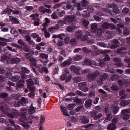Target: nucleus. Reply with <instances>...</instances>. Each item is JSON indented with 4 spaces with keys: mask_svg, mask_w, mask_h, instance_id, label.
<instances>
[{
    "mask_svg": "<svg viewBox=\"0 0 130 130\" xmlns=\"http://www.w3.org/2000/svg\"><path fill=\"white\" fill-rule=\"evenodd\" d=\"M121 112L122 114L124 115L123 117V119L125 120L128 119L130 116V108L123 110Z\"/></svg>",
    "mask_w": 130,
    "mask_h": 130,
    "instance_id": "f257e3e1",
    "label": "nucleus"
},
{
    "mask_svg": "<svg viewBox=\"0 0 130 130\" xmlns=\"http://www.w3.org/2000/svg\"><path fill=\"white\" fill-rule=\"evenodd\" d=\"M91 31L94 32L97 36L100 35L101 34V31L100 30L96 29L97 24L95 23L92 24L91 25Z\"/></svg>",
    "mask_w": 130,
    "mask_h": 130,
    "instance_id": "f03ea898",
    "label": "nucleus"
},
{
    "mask_svg": "<svg viewBox=\"0 0 130 130\" xmlns=\"http://www.w3.org/2000/svg\"><path fill=\"white\" fill-rule=\"evenodd\" d=\"M108 75L107 74H104L102 75L100 78H98L97 80L98 84L99 85H101L103 83V81L105 79L107 78Z\"/></svg>",
    "mask_w": 130,
    "mask_h": 130,
    "instance_id": "7ed1b4c3",
    "label": "nucleus"
},
{
    "mask_svg": "<svg viewBox=\"0 0 130 130\" xmlns=\"http://www.w3.org/2000/svg\"><path fill=\"white\" fill-rule=\"evenodd\" d=\"M75 17V16H68L64 19V23L67 24L71 23L73 22V19Z\"/></svg>",
    "mask_w": 130,
    "mask_h": 130,
    "instance_id": "20e7f679",
    "label": "nucleus"
},
{
    "mask_svg": "<svg viewBox=\"0 0 130 130\" xmlns=\"http://www.w3.org/2000/svg\"><path fill=\"white\" fill-rule=\"evenodd\" d=\"M76 38L77 39L82 40H85L88 38V37L86 36L83 35V33L82 32H77L76 33Z\"/></svg>",
    "mask_w": 130,
    "mask_h": 130,
    "instance_id": "39448f33",
    "label": "nucleus"
},
{
    "mask_svg": "<svg viewBox=\"0 0 130 130\" xmlns=\"http://www.w3.org/2000/svg\"><path fill=\"white\" fill-rule=\"evenodd\" d=\"M107 7L109 8H113V12L116 13H119V11L117 8V6L116 5L113 4H109L107 6Z\"/></svg>",
    "mask_w": 130,
    "mask_h": 130,
    "instance_id": "423d86ee",
    "label": "nucleus"
},
{
    "mask_svg": "<svg viewBox=\"0 0 130 130\" xmlns=\"http://www.w3.org/2000/svg\"><path fill=\"white\" fill-rule=\"evenodd\" d=\"M71 70L73 71L75 73L78 74H80V71L81 70V69L78 67H76L75 66H72L71 68Z\"/></svg>",
    "mask_w": 130,
    "mask_h": 130,
    "instance_id": "0eeeda50",
    "label": "nucleus"
},
{
    "mask_svg": "<svg viewBox=\"0 0 130 130\" xmlns=\"http://www.w3.org/2000/svg\"><path fill=\"white\" fill-rule=\"evenodd\" d=\"M36 108L33 107L32 106V104H31V105L30 108L29 109H25V111L27 110L29 114H32L35 112L36 111Z\"/></svg>",
    "mask_w": 130,
    "mask_h": 130,
    "instance_id": "6e6552de",
    "label": "nucleus"
},
{
    "mask_svg": "<svg viewBox=\"0 0 130 130\" xmlns=\"http://www.w3.org/2000/svg\"><path fill=\"white\" fill-rule=\"evenodd\" d=\"M32 122L30 119L28 118L25 119V129H28L29 125Z\"/></svg>",
    "mask_w": 130,
    "mask_h": 130,
    "instance_id": "1a4fd4ad",
    "label": "nucleus"
},
{
    "mask_svg": "<svg viewBox=\"0 0 130 130\" xmlns=\"http://www.w3.org/2000/svg\"><path fill=\"white\" fill-rule=\"evenodd\" d=\"M71 61L70 60L68 59L62 63L61 65L62 67H64L67 66L69 65L71 63Z\"/></svg>",
    "mask_w": 130,
    "mask_h": 130,
    "instance_id": "9d476101",
    "label": "nucleus"
},
{
    "mask_svg": "<svg viewBox=\"0 0 130 130\" xmlns=\"http://www.w3.org/2000/svg\"><path fill=\"white\" fill-rule=\"evenodd\" d=\"M60 108L61 111L63 113V114L64 116H69V115L67 112V110L63 107V105H61Z\"/></svg>",
    "mask_w": 130,
    "mask_h": 130,
    "instance_id": "9b49d317",
    "label": "nucleus"
},
{
    "mask_svg": "<svg viewBox=\"0 0 130 130\" xmlns=\"http://www.w3.org/2000/svg\"><path fill=\"white\" fill-rule=\"evenodd\" d=\"M115 44H112L111 46V48L112 49H114L116 48L117 46H118V45L119 44V42L117 40H114L113 42Z\"/></svg>",
    "mask_w": 130,
    "mask_h": 130,
    "instance_id": "f8f14e48",
    "label": "nucleus"
},
{
    "mask_svg": "<svg viewBox=\"0 0 130 130\" xmlns=\"http://www.w3.org/2000/svg\"><path fill=\"white\" fill-rule=\"evenodd\" d=\"M30 61L31 62V64L35 67L36 68L38 67V66L36 63L37 62V61L34 58H32L30 59Z\"/></svg>",
    "mask_w": 130,
    "mask_h": 130,
    "instance_id": "ddd939ff",
    "label": "nucleus"
},
{
    "mask_svg": "<svg viewBox=\"0 0 130 130\" xmlns=\"http://www.w3.org/2000/svg\"><path fill=\"white\" fill-rule=\"evenodd\" d=\"M59 28L57 25H56L55 26L51 27L49 28L48 29V31L52 33L55 32V29H57Z\"/></svg>",
    "mask_w": 130,
    "mask_h": 130,
    "instance_id": "4468645a",
    "label": "nucleus"
},
{
    "mask_svg": "<svg viewBox=\"0 0 130 130\" xmlns=\"http://www.w3.org/2000/svg\"><path fill=\"white\" fill-rule=\"evenodd\" d=\"M20 59L19 58H11L10 60V62L12 64L15 63L17 62H20Z\"/></svg>",
    "mask_w": 130,
    "mask_h": 130,
    "instance_id": "2eb2a0df",
    "label": "nucleus"
},
{
    "mask_svg": "<svg viewBox=\"0 0 130 130\" xmlns=\"http://www.w3.org/2000/svg\"><path fill=\"white\" fill-rule=\"evenodd\" d=\"M116 128V126L115 124L113 123L109 124L107 127L108 130H113Z\"/></svg>",
    "mask_w": 130,
    "mask_h": 130,
    "instance_id": "dca6fc26",
    "label": "nucleus"
},
{
    "mask_svg": "<svg viewBox=\"0 0 130 130\" xmlns=\"http://www.w3.org/2000/svg\"><path fill=\"white\" fill-rule=\"evenodd\" d=\"M92 101L91 100L89 99L87 100L85 102V105L87 108L91 106L92 104Z\"/></svg>",
    "mask_w": 130,
    "mask_h": 130,
    "instance_id": "f3484780",
    "label": "nucleus"
},
{
    "mask_svg": "<svg viewBox=\"0 0 130 130\" xmlns=\"http://www.w3.org/2000/svg\"><path fill=\"white\" fill-rule=\"evenodd\" d=\"M81 121L82 123H86L89 122V119L86 117L84 116L80 118Z\"/></svg>",
    "mask_w": 130,
    "mask_h": 130,
    "instance_id": "a211bd4d",
    "label": "nucleus"
},
{
    "mask_svg": "<svg viewBox=\"0 0 130 130\" xmlns=\"http://www.w3.org/2000/svg\"><path fill=\"white\" fill-rule=\"evenodd\" d=\"M10 20L14 23H18L19 22L18 19L12 16H9Z\"/></svg>",
    "mask_w": 130,
    "mask_h": 130,
    "instance_id": "6ab92c4d",
    "label": "nucleus"
},
{
    "mask_svg": "<svg viewBox=\"0 0 130 130\" xmlns=\"http://www.w3.org/2000/svg\"><path fill=\"white\" fill-rule=\"evenodd\" d=\"M95 78V76L92 74H89L87 77V79L89 81H92L94 80Z\"/></svg>",
    "mask_w": 130,
    "mask_h": 130,
    "instance_id": "aec40b11",
    "label": "nucleus"
},
{
    "mask_svg": "<svg viewBox=\"0 0 130 130\" xmlns=\"http://www.w3.org/2000/svg\"><path fill=\"white\" fill-rule=\"evenodd\" d=\"M24 81L23 80H20L17 84V85L19 88L23 87L24 85Z\"/></svg>",
    "mask_w": 130,
    "mask_h": 130,
    "instance_id": "412c9836",
    "label": "nucleus"
},
{
    "mask_svg": "<svg viewBox=\"0 0 130 130\" xmlns=\"http://www.w3.org/2000/svg\"><path fill=\"white\" fill-rule=\"evenodd\" d=\"M11 112L14 115V116L18 117L19 114L17 110H15L14 109H13L11 111Z\"/></svg>",
    "mask_w": 130,
    "mask_h": 130,
    "instance_id": "4be33fe9",
    "label": "nucleus"
},
{
    "mask_svg": "<svg viewBox=\"0 0 130 130\" xmlns=\"http://www.w3.org/2000/svg\"><path fill=\"white\" fill-rule=\"evenodd\" d=\"M20 78L19 76L18 75H15L11 78V80L13 82H17Z\"/></svg>",
    "mask_w": 130,
    "mask_h": 130,
    "instance_id": "5701e85b",
    "label": "nucleus"
},
{
    "mask_svg": "<svg viewBox=\"0 0 130 130\" xmlns=\"http://www.w3.org/2000/svg\"><path fill=\"white\" fill-rule=\"evenodd\" d=\"M12 9L9 8H7L4 11L3 13L6 14L8 13L9 14H10L11 12H12Z\"/></svg>",
    "mask_w": 130,
    "mask_h": 130,
    "instance_id": "b1692460",
    "label": "nucleus"
},
{
    "mask_svg": "<svg viewBox=\"0 0 130 130\" xmlns=\"http://www.w3.org/2000/svg\"><path fill=\"white\" fill-rule=\"evenodd\" d=\"M84 63V65H90L92 64L91 61L87 59L85 60Z\"/></svg>",
    "mask_w": 130,
    "mask_h": 130,
    "instance_id": "393cba45",
    "label": "nucleus"
},
{
    "mask_svg": "<svg viewBox=\"0 0 130 130\" xmlns=\"http://www.w3.org/2000/svg\"><path fill=\"white\" fill-rule=\"evenodd\" d=\"M39 71L40 73H43L44 71L47 73L48 72V70L46 68L43 67L40 69Z\"/></svg>",
    "mask_w": 130,
    "mask_h": 130,
    "instance_id": "a878e982",
    "label": "nucleus"
},
{
    "mask_svg": "<svg viewBox=\"0 0 130 130\" xmlns=\"http://www.w3.org/2000/svg\"><path fill=\"white\" fill-rule=\"evenodd\" d=\"M19 120L20 122H21V123H20V124L24 127V117H20L19 119Z\"/></svg>",
    "mask_w": 130,
    "mask_h": 130,
    "instance_id": "bb28decb",
    "label": "nucleus"
},
{
    "mask_svg": "<svg viewBox=\"0 0 130 130\" xmlns=\"http://www.w3.org/2000/svg\"><path fill=\"white\" fill-rule=\"evenodd\" d=\"M110 24L107 23H104L103 24L102 27L105 29L108 28L110 27Z\"/></svg>",
    "mask_w": 130,
    "mask_h": 130,
    "instance_id": "cd10ccee",
    "label": "nucleus"
},
{
    "mask_svg": "<svg viewBox=\"0 0 130 130\" xmlns=\"http://www.w3.org/2000/svg\"><path fill=\"white\" fill-rule=\"evenodd\" d=\"M82 23L84 26H87L89 24V22L88 20H85V19H82Z\"/></svg>",
    "mask_w": 130,
    "mask_h": 130,
    "instance_id": "c85d7f7f",
    "label": "nucleus"
},
{
    "mask_svg": "<svg viewBox=\"0 0 130 130\" xmlns=\"http://www.w3.org/2000/svg\"><path fill=\"white\" fill-rule=\"evenodd\" d=\"M40 56L41 57L42 59H47L48 58V55L45 54L41 53L40 54Z\"/></svg>",
    "mask_w": 130,
    "mask_h": 130,
    "instance_id": "c756f323",
    "label": "nucleus"
},
{
    "mask_svg": "<svg viewBox=\"0 0 130 130\" xmlns=\"http://www.w3.org/2000/svg\"><path fill=\"white\" fill-rule=\"evenodd\" d=\"M82 58V57L81 56L79 55H77L76 57L73 58L74 60L76 61H77L80 60Z\"/></svg>",
    "mask_w": 130,
    "mask_h": 130,
    "instance_id": "7c9ffc66",
    "label": "nucleus"
},
{
    "mask_svg": "<svg viewBox=\"0 0 130 130\" xmlns=\"http://www.w3.org/2000/svg\"><path fill=\"white\" fill-rule=\"evenodd\" d=\"M84 13L82 14V16L84 17H88L90 13H89L88 11H83Z\"/></svg>",
    "mask_w": 130,
    "mask_h": 130,
    "instance_id": "2f4dec72",
    "label": "nucleus"
},
{
    "mask_svg": "<svg viewBox=\"0 0 130 130\" xmlns=\"http://www.w3.org/2000/svg\"><path fill=\"white\" fill-rule=\"evenodd\" d=\"M6 115L8 116L9 118H14L15 117L12 113L8 112H6L5 113Z\"/></svg>",
    "mask_w": 130,
    "mask_h": 130,
    "instance_id": "473e14b6",
    "label": "nucleus"
},
{
    "mask_svg": "<svg viewBox=\"0 0 130 130\" xmlns=\"http://www.w3.org/2000/svg\"><path fill=\"white\" fill-rule=\"evenodd\" d=\"M8 96V94L7 93H2L0 94V98H3L7 97Z\"/></svg>",
    "mask_w": 130,
    "mask_h": 130,
    "instance_id": "72a5a7b5",
    "label": "nucleus"
},
{
    "mask_svg": "<svg viewBox=\"0 0 130 130\" xmlns=\"http://www.w3.org/2000/svg\"><path fill=\"white\" fill-rule=\"evenodd\" d=\"M128 104V102L126 101H123L121 102L120 105L121 106H124Z\"/></svg>",
    "mask_w": 130,
    "mask_h": 130,
    "instance_id": "f704fd0d",
    "label": "nucleus"
},
{
    "mask_svg": "<svg viewBox=\"0 0 130 130\" xmlns=\"http://www.w3.org/2000/svg\"><path fill=\"white\" fill-rule=\"evenodd\" d=\"M89 2V0H83L82 5L83 7L86 6L87 3Z\"/></svg>",
    "mask_w": 130,
    "mask_h": 130,
    "instance_id": "c9c22d12",
    "label": "nucleus"
},
{
    "mask_svg": "<svg viewBox=\"0 0 130 130\" xmlns=\"http://www.w3.org/2000/svg\"><path fill=\"white\" fill-rule=\"evenodd\" d=\"M74 5L75 6H76L77 8V9L78 10H82V8L80 4L78 3H76L74 2Z\"/></svg>",
    "mask_w": 130,
    "mask_h": 130,
    "instance_id": "e433bc0d",
    "label": "nucleus"
},
{
    "mask_svg": "<svg viewBox=\"0 0 130 130\" xmlns=\"http://www.w3.org/2000/svg\"><path fill=\"white\" fill-rule=\"evenodd\" d=\"M111 89L113 91H117L118 89V87L116 85H113L111 87Z\"/></svg>",
    "mask_w": 130,
    "mask_h": 130,
    "instance_id": "4c0bfd02",
    "label": "nucleus"
},
{
    "mask_svg": "<svg viewBox=\"0 0 130 130\" xmlns=\"http://www.w3.org/2000/svg\"><path fill=\"white\" fill-rule=\"evenodd\" d=\"M74 27L73 26L68 27L67 28V30L70 32H72L74 30Z\"/></svg>",
    "mask_w": 130,
    "mask_h": 130,
    "instance_id": "58836bf2",
    "label": "nucleus"
},
{
    "mask_svg": "<svg viewBox=\"0 0 130 130\" xmlns=\"http://www.w3.org/2000/svg\"><path fill=\"white\" fill-rule=\"evenodd\" d=\"M90 70L89 69H87L85 70H82L81 71V73L83 74L87 73L90 71Z\"/></svg>",
    "mask_w": 130,
    "mask_h": 130,
    "instance_id": "ea45409f",
    "label": "nucleus"
},
{
    "mask_svg": "<svg viewBox=\"0 0 130 130\" xmlns=\"http://www.w3.org/2000/svg\"><path fill=\"white\" fill-rule=\"evenodd\" d=\"M39 16V15L38 14H33L30 16V17L32 18V20H35Z\"/></svg>",
    "mask_w": 130,
    "mask_h": 130,
    "instance_id": "a19ab883",
    "label": "nucleus"
},
{
    "mask_svg": "<svg viewBox=\"0 0 130 130\" xmlns=\"http://www.w3.org/2000/svg\"><path fill=\"white\" fill-rule=\"evenodd\" d=\"M73 79L74 81L76 83H78L81 80V78H80L77 77L74 78Z\"/></svg>",
    "mask_w": 130,
    "mask_h": 130,
    "instance_id": "79ce46f5",
    "label": "nucleus"
},
{
    "mask_svg": "<svg viewBox=\"0 0 130 130\" xmlns=\"http://www.w3.org/2000/svg\"><path fill=\"white\" fill-rule=\"evenodd\" d=\"M103 60L105 61L110 60V58L107 55H105V56H103Z\"/></svg>",
    "mask_w": 130,
    "mask_h": 130,
    "instance_id": "37998d69",
    "label": "nucleus"
},
{
    "mask_svg": "<svg viewBox=\"0 0 130 130\" xmlns=\"http://www.w3.org/2000/svg\"><path fill=\"white\" fill-rule=\"evenodd\" d=\"M111 78L112 80H116L118 78L117 76L114 75L113 74H111Z\"/></svg>",
    "mask_w": 130,
    "mask_h": 130,
    "instance_id": "c03bdc74",
    "label": "nucleus"
},
{
    "mask_svg": "<svg viewBox=\"0 0 130 130\" xmlns=\"http://www.w3.org/2000/svg\"><path fill=\"white\" fill-rule=\"evenodd\" d=\"M92 63L94 65H95L96 66H102V62H101L100 63H97L96 61H92Z\"/></svg>",
    "mask_w": 130,
    "mask_h": 130,
    "instance_id": "a18cd8bd",
    "label": "nucleus"
},
{
    "mask_svg": "<svg viewBox=\"0 0 130 130\" xmlns=\"http://www.w3.org/2000/svg\"><path fill=\"white\" fill-rule=\"evenodd\" d=\"M8 41H0V44L2 46H4L6 45H7L6 42L7 41H8L9 40L8 39Z\"/></svg>",
    "mask_w": 130,
    "mask_h": 130,
    "instance_id": "49530a36",
    "label": "nucleus"
},
{
    "mask_svg": "<svg viewBox=\"0 0 130 130\" xmlns=\"http://www.w3.org/2000/svg\"><path fill=\"white\" fill-rule=\"evenodd\" d=\"M112 114H109L107 117V118L106 119H105L104 121L107 122L108 121H109L110 120V119L112 117Z\"/></svg>",
    "mask_w": 130,
    "mask_h": 130,
    "instance_id": "de8ad7c7",
    "label": "nucleus"
},
{
    "mask_svg": "<svg viewBox=\"0 0 130 130\" xmlns=\"http://www.w3.org/2000/svg\"><path fill=\"white\" fill-rule=\"evenodd\" d=\"M27 82L29 85H32L34 84V82L31 79H28Z\"/></svg>",
    "mask_w": 130,
    "mask_h": 130,
    "instance_id": "09e8293b",
    "label": "nucleus"
},
{
    "mask_svg": "<svg viewBox=\"0 0 130 130\" xmlns=\"http://www.w3.org/2000/svg\"><path fill=\"white\" fill-rule=\"evenodd\" d=\"M75 106L74 104H71L68 105V107L69 110H71Z\"/></svg>",
    "mask_w": 130,
    "mask_h": 130,
    "instance_id": "8fccbe9b",
    "label": "nucleus"
},
{
    "mask_svg": "<svg viewBox=\"0 0 130 130\" xmlns=\"http://www.w3.org/2000/svg\"><path fill=\"white\" fill-rule=\"evenodd\" d=\"M113 112L114 113H116L119 110L118 107L117 106H116L113 108Z\"/></svg>",
    "mask_w": 130,
    "mask_h": 130,
    "instance_id": "3c124183",
    "label": "nucleus"
},
{
    "mask_svg": "<svg viewBox=\"0 0 130 130\" xmlns=\"http://www.w3.org/2000/svg\"><path fill=\"white\" fill-rule=\"evenodd\" d=\"M100 73L98 71H96L92 74L94 75V76H95V78L98 75H100Z\"/></svg>",
    "mask_w": 130,
    "mask_h": 130,
    "instance_id": "603ef678",
    "label": "nucleus"
},
{
    "mask_svg": "<svg viewBox=\"0 0 130 130\" xmlns=\"http://www.w3.org/2000/svg\"><path fill=\"white\" fill-rule=\"evenodd\" d=\"M83 51L85 53H89L91 52V51L89 50L86 47H84L83 48Z\"/></svg>",
    "mask_w": 130,
    "mask_h": 130,
    "instance_id": "864d4df0",
    "label": "nucleus"
},
{
    "mask_svg": "<svg viewBox=\"0 0 130 130\" xmlns=\"http://www.w3.org/2000/svg\"><path fill=\"white\" fill-rule=\"evenodd\" d=\"M97 113V112L96 111H93L92 112L90 115L92 117H95V116L96 115Z\"/></svg>",
    "mask_w": 130,
    "mask_h": 130,
    "instance_id": "5fc2aeb1",
    "label": "nucleus"
},
{
    "mask_svg": "<svg viewBox=\"0 0 130 130\" xmlns=\"http://www.w3.org/2000/svg\"><path fill=\"white\" fill-rule=\"evenodd\" d=\"M22 96V95H21L20 94H19V93L17 94H16L15 95V97H14V99L16 100H18Z\"/></svg>",
    "mask_w": 130,
    "mask_h": 130,
    "instance_id": "6e6d98bb",
    "label": "nucleus"
},
{
    "mask_svg": "<svg viewBox=\"0 0 130 130\" xmlns=\"http://www.w3.org/2000/svg\"><path fill=\"white\" fill-rule=\"evenodd\" d=\"M6 54H3L1 57V61H3L5 60H6Z\"/></svg>",
    "mask_w": 130,
    "mask_h": 130,
    "instance_id": "4d7b16f0",
    "label": "nucleus"
},
{
    "mask_svg": "<svg viewBox=\"0 0 130 130\" xmlns=\"http://www.w3.org/2000/svg\"><path fill=\"white\" fill-rule=\"evenodd\" d=\"M58 22L59 24V25H58V27H59L60 26H63V24L64 23V21L63 22L61 20H59L58 21Z\"/></svg>",
    "mask_w": 130,
    "mask_h": 130,
    "instance_id": "13d9d810",
    "label": "nucleus"
},
{
    "mask_svg": "<svg viewBox=\"0 0 130 130\" xmlns=\"http://www.w3.org/2000/svg\"><path fill=\"white\" fill-rule=\"evenodd\" d=\"M6 60L8 61H10L11 59V56L10 54H6Z\"/></svg>",
    "mask_w": 130,
    "mask_h": 130,
    "instance_id": "bf43d9fd",
    "label": "nucleus"
},
{
    "mask_svg": "<svg viewBox=\"0 0 130 130\" xmlns=\"http://www.w3.org/2000/svg\"><path fill=\"white\" fill-rule=\"evenodd\" d=\"M123 33L125 35H128L129 33L128 30L126 28H124L123 29Z\"/></svg>",
    "mask_w": 130,
    "mask_h": 130,
    "instance_id": "052dcab7",
    "label": "nucleus"
},
{
    "mask_svg": "<svg viewBox=\"0 0 130 130\" xmlns=\"http://www.w3.org/2000/svg\"><path fill=\"white\" fill-rule=\"evenodd\" d=\"M87 84L85 82L81 83L78 84V85L80 87H83L86 86Z\"/></svg>",
    "mask_w": 130,
    "mask_h": 130,
    "instance_id": "680f3d73",
    "label": "nucleus"
},
{
    "mask_svg": "<svg viewBox=\"0 0 130 130\" xmlns=\"http://www.w3.org/2000/svg\"><path fill=\"white\" fill-rule=\"evenodd\" d=\"M129 11L128 9L126 8H124L122 10V12L124 13H127Z\"/></svg>",
    "mask_w": 130,
    "mask_h": 130,
    "instance_id": "e2e57ef3",
    "label": "nucleus"
},
{
    "mask_svg": "<svg viewBox=\"0 0 130 130\" xmlns=\"http://www.w3.org/2000/svg\"><path fill=\"white\" fill-rule=\"evenodd\" d=\"M45 10L43 6H41L39 10L41 12H44L45 11Z\"/></svg>",
    "mask_w": 130,
    "mask_h": 130,
    "instance_id": "0e129e2a",
    "label": "nucleus"
},
{
    "mask_svg": "<svg viewBox=\"0 0 130 130\" xmlns=\"http://www.w3.org/2000/svg\"><path fill=\"white\" fill-rule=\"evenodd\" d=\"M35 26H38L39 25V19L35 20L34 23Z\"/></svg>",
    "mask_w": 130,
    "mask_h": 130,
    "instance_id": "69168bd1",
    "label": "nucleus"
},
{
    "mask_svg": "<svg viewBox=\"0 0 130 130\" xmlns=\"http://www.w3.org/2000/svg\"><path fill=\"white\" fill-rule=\"evenodd\" d=\"M52 17L53 19H55L57 18L58 16L55 13H53L52 15Z\"/></svg>",
    "mask_w": 130,
    "mask_h": 130,
    "instance_id": "338daca9",
    "label": "nucleus"
},
{
    "mask_svg": "<svg viewBox=\"0 0 130 130\" xmlns=\"http://www.w3.org/2000/svg\"><path fill=\"white\" fill-rule=\"evenodd\" d=\"M14 105L15 107H18L21 106L20 105V101H18L14 102Z\"/></svg>",
    "mask_w": 130,
    "mask_h": 130,
    "instance_id": "774afa93",
    "label": "nucleus"
}]
</instances>
